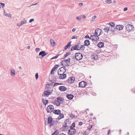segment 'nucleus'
<instances>
[{"instance_id":"f257e3e1","label":"nucleus","mask_w":135,"mask_h":135,"mask_svg":"<svg viewBox=\"0 0 135 135\" xmlns=\"http://www.w3.org/2000/svg\"><path fill=\"white\" fill-rule=\"evenodd\" d=\"M63 101V99L61 97H59L57 98L56 100H54L53 102V104L56 106H59L61 104L60 102H62Z\"/></svg>"},{"instance_id":"f03ea898","label":"nucleus","mask_w":135,"mask_h":135,"mask_svg":"<svg viewBox=\"0 0 135 135\" xmlns=\"http://www.w3.org/2000/svg\"><path fill=\"white\" fill-rule=\"evenodd\" d=\"M75 57L77 60H79L82 59L83 55L80 53H76L75 54Z\"/></svg>"},{"instance_id":"7ed1b4c3","label":"nucleus","mask_w":135,"mask_h":135,"mask_svg":"<svg viewBox=\"0 0 135 135\" xmlns=\"http://www.w3.org/2000/svg\"><path fill=\"white\" fill-rule=\"evenodd\" d=\"M126 30L129 32L133 31V29L134 28L133 26L130 24L127 25L126 26Z\"/></svg>"},{"instance_id":"20e7f679","label":"nucleus","mask_w":135,"mask_h":135,"mask_svg":"<svg viewBox=\"0 0 135 135\" xmlns=\"http://www.w3.org/2000/svg\"><path fill=\"white\" fill-rule=\"evenodd\" d=\"M70 58H69L68 59L63 60L61 62V64L62 65L64 64L65 66H69L70 63Z\"/></svg>"},{"instance_id":"39448f33","label":"nucleus","mask_w":135,"mask_h":135,"mask_svg":"<svg viewBox=\"0 0 135 135\" xmlns=\"http://www.w3.org/2000/svg\"><path fill=\"white\" fill-rule=\"evenodd\" d=\"M70 129L68 131V133L69 135H73L75 134L76 130L72 127H70Z\"/></svg>"},{"instance_id":"423d86ee","label":"nucleus","mask_w":135,"mask_h":135,"mask_svg":"<svg viewBox=\"0 0 135 135\" xmlns=\"http://www.w3.org/2000/svg\"><path fill=\"white\" fill-rule=\"evenodd\" d=\"M99 36L95 34L94 35H91L90 37V39L92 40L93 41H96L98 40L99 39Z\"/></svg>"},{"instance_id":"0eeeda50","label":"nucleus","mask_w":135,"mask_h":135,"mask_svg":"<svg viewBox=\"0 0 135 135\" xmlns=\"http://www.w3.org/2000/svg\"><path fill=\"white\" fill-rule=\"evenodd\" d=\"M65 72L64 70V68L62 67L60 68L58 70L57 73L59 75H62Z\"/></svg>"},{"instance_id":"6e6552de","label":"nucleus","mask_w":135,"mask_h":135,"mask_svg":"<svg viewBox=\"0 0 135 135\" xmlns=\"http://www.w3.org/2000/svg\"><path fill=\"white\" fill-rule=\"evenodd\" d=\"M54 110V106L52 105H50L48 106L47 108V111L48 113H51Z\"/></svg>"},{"instance_id":"1a4fd4ad","label":"nucleus","mask_w":135,"mask_h":135,"mask_svg":"<svg viewBox=\"0 0 135 135\" xmlns=\"http://www.w3.org/2000/svg\"><path fill=\"white\" fill-rule=\"evenodd\" d=\"M86 83L84 81H82L79 83V86L80 87L84 88L86 85Z\"/></svg>"},{"instance_id":"9d476101","label":"nucleus","mask_w":135,"mask_h":135,"mask_svg":"<svg viewBox=\"0 0 135 135\" xmlns=\"http://www.w3.org/2000/svg\"><path fill=\"white\" fill-rule=\"evenodd\" d=\"M47 120L48 123L50 124V126H52L54 125V124L52 122V119L51 117H48Z\"/></svg>"},{"instance_id":"9b49d317","label":"nucleus","mask_w":135,"mask_h":135,"mask_svg":"<svg viewBox=\"0 0 135 135\" xmlns=\"http://www.w3.org/2000/svg\"><path fill=\"white\" fill-rule=\"evenodd\" d=\"M79 45L77 44L75 46H72L71 49V51L73 50H79Z\"/></svg>"},{"instance_id":"f8f14e48","label":"nucleus","mask_w":135,"mask_h":135,"mask_svg":"<svg viewBox=\"0 0 135 135\" xmlns=\"http://www.w3.org/2000/svg\"><path fill=\"white\" fill-rule=\"evenodd\" d=\"M75 78L73 77L69 78L67 80V81L69 83L71 84L74 82Z\"/></svg>"},{"instance_id":"ddd939ff","label":"nucleus","mask_w":135,"mask_h":135,"mask_svg":"<svg viewBox=\"0 0 135 135\" xmlns=\"http://www.w3.org/2000/svg\"><path fill=\"white\" fill-rule=\"evenodd\" d=\"M69 126L67 125L65 123V124L63 125L62 129L63 131H67V130L69 129Z\"/></svg>"},{"instance_id":"4468645a","label":"nucleus","mask_w":135,"mask_h":135,"mask_svg":"<svg viewBox=\"0 0 135 135\" xmlns=\"http://www.w3.org/2000/svg\"><path fill=\"white\" fill-rule=\"evenodd\" d=\"M11 75L12 77H14L15 75V71L13 68L11 69L10 70Z\"/></svg>"},{"instance_id":"2eb2a0df","label":"nucleus","mask_w":135,"mask_h":135,"mask_svg":"<svg viewBox=\"0 0 135 135\" xmlns=\"http://www.w3.org/2000/svg\"><path fill=\"white\" fill-rule=\"evenodd\" d=\"M59 89L61 91H64L66 90L67 88L64 86H61L59 88Z\"/></svg>"},{"instance_id":"dca6fc26","label":"nucleus","mask_w":135,"mask_h":135,"mask_svg":"<svg viewBox=\"0 0 135 135\" xmlns=\"http://www.w3.org/2000/svg\"><path fill=\"white\" fill-rule=\"evenodd\" d=\"M51 94L50 92L48 91H45L44 92V93L42 95V96H46L48 97L49 95H50Z\"/></svg>"},{"instance_id":"f3484780","label":"nucleus","mask_w":135,"mask_h":135,"mask_svg":"<svg viewBox=\"0 0 135 135\" xmlns=\"http://www.w3.org/2000/svg\"><path fill=\"white\" fill-rule=\"evenodd\" d=\"M123 27L124 26L123 25H117L115 27L116 28L119 30H122Z\"/></svg>"},{"instance_id":"a211bd4d","label":"nucleus","mask_w":135,"mask_h":135,"mask_svg":"<svg viewBox=\"0 0 135 135\" xmlns=\"http://www.w3.org/2000/svg\"><path fill=\"white\" fill-rule=\"evenodd\" d=\"M47 54V53H46L45 51H42L40 52L39 55H41L42 57H44Z\"/></svg>"},{"instance_id":"6ab92c4d","label":"nucleus","mask_w":135,"mask_h":135,"mask_svg":"<svg viewBox=\"0 0 135 135\" xmlns=\"http://www.w3.org/2000/svg\"><path fill=\"white\" fill-rule=\"evenodd\" d=\"M100 28H98L96 29L95 32L94 34L99 36V33H100Z\"/></svg>"},{"instance_id":"aec40b11","label":"nucleus","mask_w":135,"mask_h":135,"mask_svg":"<svg viewBox=\"0 0 135 135\" xmlns=\"http://www.w3.org/2000/svg\"><path fill=\"white\" fill-rule=\"evenodd\" d=\"M54 113L56 114H59L61 113V111L59 109L55 110L53 111Z\"/></svg>"},{"instance_id":"412c9836","label":"nucleus","mask_w":135,"mask_h":135,"mask_svg":"<svg viewBox=\"0 0 135 135\" xmlns=\"http://www.w3.org/2000/svg\"><path fill=\"white\" fill-rule=\"evenodd\" d=\"M104 45V43L103 42H100L98 44V46L99 48H101L103 47Z\"/></svg>"},{"instance_id":"4be33fe9","label":"nucleus","mask_w":135,"mask_h":135,"mask_svg":"<svg viewBox=\"0 0 135 135\" xmlns=\"http://www.w3.org/2000/svg\"><path fill=\"white\" fill-rule=\"evenodd\" d=\"M66 97L69 99L71 100L73 99L74 96L72 94H68L66 95Z\"/></svg>"},{"instance_id":"5701e85b","label":"nucleus","mask_w":135,"mask_h":135,"mask_svg":"<svg viewBox=\"0 0 135 135\" xmlns=\"http://www.w3.org/2000/svg\"><path fill=\"white\" fill-rule=\"evenodd\" d=\"M50 41L51 45L52 46H55V43L54 40L52 39H50Z\"/></svg>"},{"instance_id":"b1692460","label":"nucleus","mask_w":135,"mask_h":135,"mask_svg":"<svg viewBox=\"0 0 135 135\" xmlns=\"http://www.w3.org/2000/svg\"><path fill=\"white\" fill-rule=\"evenodd\" d=\"M59 77L60 79H64L66 77V74H62Z\"/></svg>"},{"instance_id":"393cba45","label":"nucleus","mask_w":135,"mask_h":135,"mask_svg":"<svg viewBox=\"0 0 135 135\" xmlns=\"http://www.w3.org/2000/svg\"><path fill=\"white\" fill-rule=\"evenodd\" d=\"M20 23L22 25L26 24L27 23V21L25 19H23L20 22Z\"/></svg>"},{"instance_id":"a878e982","label":"nucleus","mask_w":135,"mask_h":135,"mask_svg":"<svg viewBox=\"0 0 135 135\" xmlns=\"http://www.w3.org/2000/svg\"><path fill=\"white\" fill-rule=\"evenodd\" d=\"M84 44L85 45L87 46L90 44V42L89 40H86L84 41Z\"/></svg>"},{"instance_id":"bb28decb","label":"nucleus","mask_w":135,"mask_h":135,"mask_svg":"<svg viewBox=\"0 0 135 135\" xmlns=\"http://www.w3.org/2000/svg\"><path fill=\"white\" fill-rule=\"evenodd\" d=\"M3 14L4 15L7 16L9 18H11V14L6 13L4 9V10Z\"/></svg>"},{"instance_id":"cd10ccee","label":"nucleus","mask_w":135,"mask_h":135,"mask_svg":"<svg viewBox=\"0 0 135 135\" xmlns=\"http://www.w3.org/2000/svg\"><path fill=\"white\" fill-rule=\"evenodd\" d=\"M110 27L109 28L105 27L104 28V31L105 32L107 33H108L109 31L110 30Z\"/></svg>"},{"instance_id":"c85d7f7f","label":"nucleus","mask_w":135,"mask_h":135,"mask_svg":"<svg viewBox=\"0 0 135 135\" xmlns=\"http://www.w3.org/2000/svg\"><path fill=\"white\" fill-rule=\"evenodd\" d=\"M92 58L95 60H97L98 59V56L96 54L92 55Z\"/></svg>"},{"instance_id":"c756f323","label":"nucleus","mask_w":135,"mask_h":135,"mask_svg":"<svg viewBox=\"0 0 135 135\" xmlns=\"http://www.w3.org/2000/svg\"><path fill=\"white\" fill-rule=\"evenodd\" d=\"M71 41H70L68 43L67 45L65 47V49L66 50L68 48H70V46H71Z\"/></svg>"},{"instance_id":"7c9ffc66","label":"nucleus","mask_w":135,"mask_h":135,"mask_svg":"<svg viewBox=\"0 0 135 135\" xmlns=\"http://www.w3.org/2000/svg\"><path fill=\"white\" fill-rule=\"evenodd\" d=\"M42 102L44 104L46 105L48 103V100H46L45 99H42Z\"/></svg>"},{"instance_id":"2f4dec72","label":"nucleus","mask_w":135,"mask_h":135,"mask_svg":"<svg viewBox=\"0 0 135 135\" xmlns=\"http://www.w3.org/2000/svg\"><path fill=\"white\" fill-rule=\"evenodd\" d=\"M108 25H109L112 28L113 27L114 28H115L114 27H115V24L114 23L111 22L109 23L108 24Z\"/></svg>"},{"instance_id":"473e14b6","label":"nucleus","mask_w":135,"mask_h":135,"mask_svg":"<svg viewBox=\"0 0 135 135\" xmlns=\"http://www.w3.org/2000/svg\"><path fill=\"white\" fill-rule=\"evenodd\" d=\"M60 114V115L59 116V117L58 118V119L59 120H60V119H61L63 118L64 117V115L63 114Z\"/></svg>"},{"instance_id":"72a5a7b5","label":"nucleus","mask_w":135,"mask_h":135,"mask_svg":"<svg viewBox=\"0 0 135 135\" xmlns=\"http://www.w3.org/2000/svg\"><path fill=\"white\" fill-rule=\"evenodd\" d=\"M97 16H93L92 18V20L90 21V23H92L95 20V19L97 18Z\"/></svg>"},{"instance_id":"f704fd0d","label":"nucleus","mask_w":135,"mask_h":135,"mask_svg":"<svg viewBox=\"0 0 135 135\" xmlns=\"http://www.w3.org/2000/svg\"><path fill=\"white\" fill-rule=\"evenodd\" d=\"M85 48V45H82L80 47H79V50L81 49L82 50H84Z\"/></svg>"},{"instance_id":"c9c22d12","label":"nucleus","mask_w":135,"mask_h":135,"mask_svg":"<svg viewBox=\"0 0 135 135\" xmlns=\"http://www.w3.org/2000/svg\"><path fill=\"white\" fill-rule=\"evenodd\" d=\"M58 133V131L57 130H56L51 135H57Z\"/></svg>"},{"instance_id":"e433bc0d","label":"nucleus","mask_w":135,"mask_h":135,"mask_svg":"<svg viewBox=\"0 0 135 135\" xmlns=\"http://www.w3.org/2000/svg\"><path fill=\"white\" fill-rule=\"evenodd\" d=\"M70 52H67L66 54L64 55V58L66 57L68 55H70Z\"/></svg>"},{"instance_id":"4c0bfd02","label":"nucleus","mask_w":135,"mask_h":135,"mask_svg":"<svg viewBox=\"0 0 135 135\" xmlns=\"http://www.w3.org/2000/svg\"><path fill=\"white\" fill-rule=\"evenodd\" d=\"M62 85V84L61 83H55L54 84V86H56L58 85Z\"/></svg>"},{"instance_id":"58836bf2","label":"nucleus","mask_w":135,"mask_h":135,"mask_svg":"<svg viewBox=\"0 0 135 135\" xmlns=\"http://www.w3.org/2000/svg\"><path fill=\"white\" fill-rule=\"evenodd\" d=\"M70 117L71 118H74L75 117V115H74V114H72L71 113L70 115Z\"/></svg>"},{"instance_id":"ea45409f","label":"nucleus","mask_w":135,"mask_h":135,"mask_svg":"<svg viewBox=\"0 0 135 135\" xmlns=\"http://www.w3.org/2000/svg\"><path fill=\"white\" fill-rule=\"evenodd\" d=\"M80 17L83 19H85L86 18V16L85 15H81Z\"/></svg>"},{"instance_id":"a19ab883","label":"nucleus","mask_w":135,"mask_h":135,"mask_svg":"<svg viewBox=\"0 0 135 135\" xmlns=\"http://www.w3.org/2000/svg\"><path fill=\"white\" fill-rule=\"evenodd\" d=\"M55 69H54V68H53L51 70V74H54V73L53 72V71L55 70Z\"/></svg>"},{"instance_id":"79ce46f5","label":"nucleus","mask_w":135,"mask_h":135,"mask_svg":"<svg viewBox=\"0 0 135 135\" xmlns=\"http://www.w3.org/2000/svg\"><path fill=\"white\" fill-rule=\"evenodd\" d=\"M106 2L109 4L110 3L112 2V0H107L106 1Z\"/></svg>"},{"instance_id":"37998d69","label":"nucleus","mask_w":135,"mask_h":135,"mask_svg":"<svg viewBox=\"0 0 135 135\" xmlns=\"http://www.w3.org/2000/svg\"><path fill=\"white\" fill-rule=\"evenodd\" d=\"M78 37L77 36H73L72 38V39H77L78 38Z\"/></svg>"},{"instance_id":"c03bdc74","label":"nucleus","mask_w":135,"mask_h":135,"mask_svg":"<svg viewBox=\"0 0 135 135\" xmlns=\"http://www.w3.org/2000/svg\"><path fill=\"white\" fill-rule=\"evenodd\" d=\"M76 19L79 21H80L81 20V18L80 17H76Z\"/></svg>"},{"instance_id":"a18cd8bd","label":"nucleus","mask_w":135,"mask_h":135,"mask_svg":"<svg viewBox=\"0 0 135 135\" xmlns=\"http://www.w3.org/2000/svg\"><path fill=\"white\" fill-rule=\"evenodd\" d=\"M46 86L48 88H50V87L51 86L49 84H47L46 85Z\"/></svg>"},{"instance_id":"49530a36","label":"nucleus","mask_w":135,"mask_h":135,"mask_svg":"<svg viewBox=\"0 0 135 135\" xmlns=\"http://www.w3.org/2000/svg\"><path fill=\"white\" fill-rule=\"evenodd\" d=\"M38 73H37L35 74V77H36V80H37L38 79Z\"/></svg>"},{"instance_id":"de8ad7c7","label":"nucleus","mask_w":135,"mask_h":135,"mask_svg":"<svg viewBox=\"0 0 135 135\" xmlns=\"http://www.w3.org/2000/svg\"><path fill=\"white\" fill-rule=\"evenodd\" d=\"M59 55H56L54 57L52 58L51 59H56L59 56Z\"/></svg>"},{"instance_id":"09e8293b","label":"nucleus","mask_w":135,"mask_h":135,"mask_svg":"<svg viewBox=\"0 0 135 135\" xmlns=\"http://www.w3.org/2000/svg\"><path fill=\"white\" fill-rule=\"evenodd\" d=\"M0 4H1L3 8L4 7L5 4L4 3H0Z\"/></svg>"},{"instance_id":"8fccbe9b","label":"nucleus","mask_w":135,"mask_h":135,"mask_svg":"<svg viewBox=\"0 0 135 135\" xmlns=\"http://www.w3.org/2000/svg\"><path fill=\"white\" fill-rule=\"evenodd\" d=\"M75 126V123L74 122L73 123L72 125L70 127H73V128Z\"/></svg>"},{"instance_id":"3c124183","label":"nucleus","mask_w":135,"mask_h":135,"mask_svg":"<svg viewBox=\"0 0 135 135\" xmlns=\"http://www.w3.org/2000/svg\"><path fill=\"white\" fill-rule=\"evenodd\" d=\"M83 5V4L82 3H79L78 4L79 6L80 7H81Z\"/></svg>"},{"instance_id":"603ef678","label":"nucleus","mask_w":135,"mask_h":135,"mask_svg":"<svg viewBox=\"0 0 135 135\" xmlns=\"http://www.w3.org/2000/svg\"><path fill=\"white\" fill-rule=\"evenodd\" d=\"M58 66H59L57 65H56L53 68H54V69H55L57 68L58 67Z\"/></svg>"},{"instance_id":"864d4df0","label":"nucleus","mask_w":135,"mask_h":135,"mask_svg":"<svg viewBox=\"0 0 135 135\" xmlns=\"http://www.w3.org/2000/svg\"><path fill=\"white\" fill-rule=\"evenodd\" d=\"M17 25L18 27H20L22 25L20 22L19 23H17Z\"/></svg>"},{"instance_id":"5fc2aeb1","label":"nucleus","mask_w":135,"mask_h":135,"mask_svg":"<svg viewBox=\"0 0 135 135\" xmlns=\"http://www.w3.org/2000/svg\"><path fill=\"white\" fill-rule=\"evenodd\" d=\"M40 50V49L39 48H36V51L37 52H39Z\"/></svg>"},{"instance_id":"6e6d98bb","label":"nucleus","mask_w":135,"mask_h":135,"mask_svg":"<svg viewBox=\"0 0 135 135\" xmlns=\"http://www.w3.org/2000/svg\"><path fill=\"white\" fill-rule=\"evenodd\" d=\"M34 19L33 18V19H30V20H29V22L30 23H31V22L32 21H34Z\"/></svg>"},{"instance_id":"4d7b16f0","label":"nucleus","mask_w":135,"mask_h":135,"mask_svg":"<svg viewBox=\"0 0 135 135\" xmlns=\"http://www.w3.org/2000/svg\"><path fill=\"white\" fill-rule=\"evenodd\" d=\"M100 33H99V36L103 33V32L102 30H101L100 29Z\"/></svg>"},{"instance_id":"13d9d810","label":"nucleus","mask_w":135,"mask_h":135,"mask_svg":"<svg viewBox=\"0 0 135 135\" xmlns=\"http://www.w3.org/2000/svg\"><path fill=\"white\" fill-rule=\"evenodd\" d=\"M92 126L91 125H90L89 126V129H91L92 128Z\"/></svg>"},{"instance_id":"bf43d9fd","label":"nucleus","mask_w":135,"mask_h":135,"mask_svg":"<svg viewBox=\"0 0 135 135\" xmlns=\"http://www.w3.org/2000/svg\"><path fill=\"white\" fill-rule=\"evenodd\" d=\"M85 38H89L90 39V37H89V36L88 35H86V36H85Z\"/></svg>"},{"instance_id":"052dcab7","label":"nucleus","mask_w":135,"mask_h":135,"mask_svg":"<svg viewBox=\"0 0 135 135\" xmlns=\"http://www.w3.org/2000/svg\"><path fill=\"white\" fill-rule=\"evenodd\" d=\"M128 8L127 7H125L124 8L123 10L124 11H125L127 10Z\"/></svg>"},{"instance_id":"680f3d73","label":"nucleus","mask_w":135,"mask_h":135,"mask_svg":"<svg viewBox=\"0 0 135 135\" xmlns=\"http://www.w3.org/2000/svg\"><path fill=\"white\" fill-rule=\"evenodd\" d=\"M83 124V123L82 122H79V126H81Z\"/></svg>"},{"instance_id":"e2e57ef3","label":"nucleus","mask_w":135,"mask_h":135,"mask_svg":"<svg viewBox=\"0 0 135 135\" xmlns=\"http://www.w3.org/2000/svg\"><path fill=\"white\" fill-rule=\"evenodd\" d=\"M37 3H36L33 4H32L31 5V6H34V5H36L37 4Z\"/></svg>"},{"instance_id":"0e129e2a","label":"nucleus","mask_w":135,"mask_h":135,"mask_svg":"<svg viewBox=\"0 0 135 135\" xmlns=\"http://www.w3.org/2000/svg\"><path fill=\"white\" fill-rule=\"evenodd\" d=\"M110 130H109L108 131V135H109V133H110Z\"/></svg>"},{"instance_id":"69168bd1","label":"nucleus","mask_w":135,"mask_h":135,"mask_svg":"<svg viewBox=\"0 0 135 135\" xmlns=\"http://www.w3.org/2000/svg\"><path fill=\"white\" fill-rule=\"evenodd\" d=\"M76 30L75 28H73L72 29V31L73 32H74Z\"/></svg>"},{"instance_id":"338daca9","label":"nucleus","mask_w":135,"mask_h":135,"mask_svg":"<svg viewBox=\"0 0 135 135\" xmlns=\"http://www.w3.org/2000/svg\"><path fill=\"white\" fill-rule=\"evenodd\" d=\"M63 68H64V70L65 71V72L66 71V68L65 67H63Z\"/></svg>"},{"instance_id":"774afa93","label":"nucleus","mask_w":135,"mask_h":135,"mask_svg":"<svg viewBox=\"0 0 135 135\" xmlns=\"http://www.w3.org/2000/svg\"><path fill=\"white\" fill-rule=\"evenodd\" d=\"M30 46H27V48L28 49H30Z\"/></svg>"}]
</instances>
